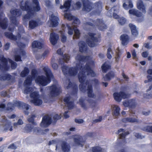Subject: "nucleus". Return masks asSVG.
Listing matches in <instances>:
<instances>
[{"label": "nucleus", "mask_w": 152, "mask_h": 152, "mask_svg": "<svg viewBox=\"0 0 152 152\" xmlns=\"http://www.w3.org/2000/svg\"><path fill=\"white\" fill-rule=\"evenodd\" d=\"M1 95L4 96H7L8 97H10L8 93L6 91L2 92L1 93Z\"/></svg>", "instance_id": "59"}, {"label": "nucleus", "mask_w": 152, "mask_h": 152, "mask_svg": "<svg viewBox=\"0 0 152 152\" xmlns=\"http://www.w3.org/2000/svg\"><path fill=\"white\" fill-rule=\"evenodd\" d=\"M70 5V1L68 0L65 2L63 5H61L60 6V8L63 9L64 11L66 12L69 8Z\"/></svg>", "instance_id": "33"}, {"label": "nucleus", "mask_w": 152, "mask_h": 152, "mask_svg": "<svg viewBox=\"0 0 152 152\" xmlns=\"http://www.w3.org/2000/svg\"><path fill=\"white\" fill-rule=\"evenodd\" d=\"M85 140L82 137L79 135H76L74 138V142L76 145L83 147Z\"/></svg>", "instance_id": "19"}, {"label": "nucleus", "mask_w": 152, "mask_h": 152, "mask_svg": "<svg viewBox=\"0 0 152 152\" xmlns=\"http://www.w3.org/2000/svg\"><path fill=\"white\" fill-rule=\"evenodd\" d=\"M33 2L34 5L32 7L30 6L29 2L28 1H23L20 2V8L23 10L28 11L27 14L23 17V21H27L28 19L33 16L35 12H37L40 10L37 0H33Z\"/></svg>", "instance_id": "5"}, {"label": "nucleus", "mask_w": 152, "mask_h": 152, "mask_svg": "<svg viewBox=\"0 0 152 152\" xmlns=\"http://www.w3.org/2000/svg\"><path fill=\"white\" fill-rule=\"evenodd\" d=\"M148 55V53L147 52H144L142 53V55L144 58L147 57Z\"/></svg>", "instance_id": "63"}, {"label": "nucleus", "mask_w": 152, "mask_h": 152, "mask_svg": "<svg viewBox=\"0 0 152 152\" xmlns=\"http://www.w3.org/2000/svg\"><path fill=\"white\" fill-rule=\"evenodd\" d=\"M146 129L147 131L152 133V126H147Z\"/></svg>", "instance_id": "64"}, {"label": "nucleus", "mask_w": 152, "mask_h": 152, "mask_svg": "<svg viewBox=\"0 0 152 152\" xmlns=\"http://www.w3.org/2000/svg\"><path fill=\"white\" fill-rule=\"evenodd\" d=\"M137 5V8L141 10L143 13H145L146 12L145 6L144 4L142 1L141 0H138Z\"/></svg>", "instance_id": "25"}, {"label": "nucleus", "mask_w": 152, "mask_h": 152, "mask_svg": "<svg viewBox=\"0 0 152 152\" xmlns=\"http://www.w3.org/2000/svg\"><path fill=\"white\" fill-rule=\"evenodd\" d=\"M33 129L30 124H27L24 128V131L26 133H29L32 131Z\"/></svg>", "instance_id": "41"}, {"label": "nucleus", "mask_w": 152, "mask_h": 152, "mask_svg": "<svg viewBox=\"0 0 152 152\" xmlns=\"http://www.w3.org/2000/svg\"><path fill=\"white\" fill-rule=\"evenodd\" d=\"M89 56L85 57L81 53H78L75 57L76 66L79 68L80 71L78 75L80 82L84 81L86 75L95 77L96 74L91 69V67L94 65V61L91 60Z\"/></svg>", "instance_id": "1"}, {"label": "nucleus", "mask_w": 152, "mask_h": 152, "mask_svg": "<svg viewBox=\"0 0 152 152\" xmlns=\"http://www.w3.org/2000/svg\"><path fill=\"white\" fill-rule=\"evenodd\" d=\"M110 66L108 62H105L102 66V71L104 72H106L110 69Z\"/></svg>", "instance_id": "38"}, {"label": "nucleus", "mask_w": 152, "mask_h": 152, "mask_svg": "<svg viewBox=\"0 0 152 152\" xmlns=\"http://www.w3.org/2000/svg\"><path fill=\"white\" fill-rule=\"evenodd\" d=\"M68 82H69L68 86H67V88L68 89L69 88H75V89H76L77 88V86H75V85L74 83H71L70 82H69V80H68Z\"/></svg>", "instance_id": "56"}, {"label": "nucleus", "mask_w": 152, "mask_h": 152, "mask_svg": "<svg viewBox=\"0 0 152 152\" xmlns=\"http://www.w3.org/2000/svg\"><path fill=\"white\" fill-rule=\"evenodd\" d=\"M125 2L123 4V7L126 10H128L133 7V5L131 1L129 0H124Z\"/></svg>", "instance_id": "28"}, {"label": "nucleus", "mask_w": 152, "mask_h": 152, "mask_svg": "<svg viewBox=\"0 0 152 152\" xmlns=\"http://www.w3.org/2000/svg\"><path fill=\"white\" fill-rule=\"evenodd\" d=\"M39 21V20L37 18L31 20L29 22L28 28L30 29H32L38 26Z\"/></svg>", "instance_id": "18"}, {"label": "nucleus", "mask_w": 152, "mask_h": 152, "mask_svg": "<svg viewBox=\"0 0 152 152\" xmlns=\"http://www.w3.org/2000/svg\"><path fill=\"white\" fill-rule=\"evenodd\" d=\"M61 118V116L58 115L57 114L54 115L53 117V120H52V123H55L57 120L60 119Z\"/></svg>", "instance_id": "50"}, {"label": "nucleus", "mask_w": 152, "mask_h": 152, "mask_svg": "<svg viewBox=\"0 0 152 152\" xmlns=\"http://www.w3.org/2000/svg\"><path fill=\"white\" fill-rule=\"evenodd\" d=\"M86 75L91 76L90 75H86ZM85 80L83 82H80L81 83L79 85V88L80 90L82 92H85L87 90L88 96L95 99L94 100L92 99H90L88 101L90 107L93 108L96 106V102L100 99V97L99 96H96L94 94L91 83L94 84L96 87L99 85V82L97 79H95L91 81H87L85 83Z\"/></svg>", "instance_id": "4"}, {"label": "nucleus", "mask_w": 152, "mask_h": 152, "mask_svg": "<svg viewBox=\"0 0 152 152\" xmlns=\"http://www.w3.org/2000/svg\"><path fill=\"white\" fill-rule=\"evenodd\" d=\"M50 89V95L52 97H56L61 92L60 86L57 84H53L51 86H48Z\"/></svg>", "instance_id": "11"}, {"label": "nucleus", "mask_w": 152, "mask_h": 152, "mask_svg": "<svg viewBox=\"0 0 152 152\" xmlns=\"http://www.w3.org/2000/svg\"><path fill=\"white\" fill-rule=\"evenodd\" d=\"M113 96L116 101L120 102L122 98H127L129 97V95L123 92H120L119 93H114Z\"/></svg>", "instance_id": "16"}, {"label": "nucleus", "mask_w": 152, "mask_h": 152, "mask_svg": "<svg viewBox=\"0 0 152 152\" xmlns=\"http://www.w3.org/2000/svg\"><path fill=\"white\" fill-rule=\"evenodd\" d=\"M70 58V56L68 54H65L63 56V58L60 59L59 61V63L61 64H63L64 61L67 62Z\"/></svg>", "instance_id": "37"}, {"label": "nucleus", "mask_w": 152, "mask_h": 152, "mask_svg": "<svg viewBox=\"0 0 152 152\" xmlns=\"http://www.w3.org/2000/svg\"><path fill=\"white\" fill-rule=\"evenodd\" d=\"M80 70V71L79 68H77L76 67H69L68 74L71 76H75L77 74V70Z\"/></svg>", "instance_id": "30"}, {"label": "nucleus", "mask_w": 152, "mask_h": 152, "mask_svg": "<svg viewBox=\"0 0 152 152\" xmlns=\"http://www.w3.org/2000/svg\"><path fill=\"white\" fill-rule=\"evenodd\" d=\"M85 99L83 98H81L79 99V103L81 107L84 109L86 110L88 108V106L84 102Z\"/></svg>", "instance_id": "39"}, {"label": "nucleus", "mask_w": 152, "mask_h": 152, "mask_svg": "<svg viewBox=\"0 0 152 152\" xmlns=\"http://www.w3.org/2000/svg\"><path fill=\"white\" fill-rule=\"evenodd\" d=\"M95 35L92 33H89L88 34L87 42L89 46L90 47H94L96 44L97 39Z\"/></svg>", "instance_id": "13"}, {"label": "nucleus", "mask_w": 152, "mask_h": 152, "mask_svg": "<svg viewBox=\"0 0 152 152\" xmlns=\"http://www.w3.org/2000/svg\"><path fill=\"white\" fill-rule=\"evenodd\" d=\"M61 149L64 152H69L70 151V146L65 141H62L60 143Z\"/></svg>", "instance_id": "24"}, {"label": "nucleus", "mask_w": 152, "mask_h": 152, "mask_svg": "<svg viewBox=\"0 0 152 152\" xmlns=\"http://www.w3.org/2000/svg\"><path fill=\"white\" fill-rule=\"evenodd\" d=\"M118 134L119 136V139L122 140L121 144H124L125 143V140L124 138L126 135L128 134L129 132H125L124 130L123 129H120L118 131Z\"/></svg>", "instance_id": "22"}, {"label": "nucleus", "mask_w": 152, "mask_h": 152, "mask_svg": "<svg viewBox=\"0 0 152 152\" xmlns=\"http://www.w3.org/2000/svg\"><path fill=\"white\" fill-rule=\"evenodd\" d=\"M43 70L45 73L46 76L42 75L37 76V71L35 70H32V76H28L24 82V85L25 87L24 94H28L33 91V88L29 87L32 79L35 80L36 83L42 86H46L50 83V78L53 77L50 69L48 66H46L43 68Z\"/></svg>", "instance_id": "2"}, {"label": "nucleus", "mask_w": 152, "mask_h": 152, "mask_svg": "<svg viewBox=\"0 0 152 152\" xmlns=\"http://www.w3.org/2000/svg\"><path fill=\"white\" fill-rule=\"evenodd\" d=\"M51 123H52V119L51 117L49 115H46L43 117L40 126L42 127H47Z\"/></svg>", "instance_id": "15"}, {"label": "nucleus", "mask_w": 152, "mask_h": 152, "mask_svg": "<svg viewBox=\"0 0 152 152\" xmlns=\"http://www.w3.org/2000/svg\"><path fill=\"white\" fill-rule=\"evenodd\" d=\"M83 3V11L89 12L93 8V4L89 2L88 0H80L77 2L76 4V6L77 9H79L81 6V3Z\"/></svg>", "instance_id": "8"}, {"label": "nucleus", "mask_w": 152, "mask_h": 152, "mask_svg": "<svg viewBox=\"0 0 152 152\" xmlns=\"http://www.w3.org/2000/svg\"><path fill=\"white\" fill-rule=\"evenodd\" d=\"M14 109V106L13 105V103L10 102L8 103L6 107V110L10 111H12Z\"/></svg>", "instance_id": "44"}, {"label": "nucleus", "mask_w": 152, "mask_h": 152, "mask_svg": "<svg viewBox=\"0 0 152 152\" xmlns=\"http://www.w3.org/2000/svg\"><path fill=\"white\" fill-rule=\"evenodd\" d=\"M30 95L31 98L30 102L34 105L39 106L42 104V101L38 92L34 91L31 93Z\"/></svg>", "instance_id": "10"}, {"label": "nucleus", "mask_w": 152, "mask_h": 152, "mask_svg": "<svg viewBox=\"0 0 152 152\" xmlns=\"http://www.w3.org/2000/svg\"><path fill=\"white\" fill-rule=\"evenodd\" d=\"M79 50L81 52H86L87 49V46L85 42L83 41H80L78 43Z\"/></svg>", "instance_id": "26"}, {"label": "nucleus", "mask_w": 152, "mask_h": 152, "mask_svg": "<svg viewBox=\"0 0 152 152\" xmlns=\"http://www.w3.org/2000/svg\"><path fill=\"white\" fill-rule=\"evenodd\" d=\"M16 17L11 16L10 17V19L11 22L16 26H17L19 23L18 19L16 18Z\"/></svg>", "instance_id": "46"}, {"label": "nucleus", "mask_w": 152, "mask_h": 152, "mask_svg": "<svg viewBox=\"0 0 152 152\" xmlns=\"http://www.w3.org/2000/svg\"><path fill=\"white\" fill-rule=\"evenodd\" d=\"M120 39L121 41L122 44L124 45H126L128 43L129 37L127 34H123L121 36Z\"/></svg>", "instance_id": "27"}, {"label": "nucleus", "mask_w": 152, "mask_h": 152, "mask_svg": "<svg viewBox=\"0 0 152 152\" xmlns=\"http://www.w3.org/2000/svg\"><path fill=\"white\" fill-rule=\"evenodd\" d=\"M12 103L14 108L15 107H17L19 108H22L25 109L26 110H24L25 114L27 115L28 114V110L29 109V105L22 102L17 101L13 102Z\"/></svg>", "instance_id": "14"}, {"label": "nucleus", "mask_w": 152, "mask_h": 152, "mask_svg": "<svg viewBox=\"0 0 152 152\" xmlns=\"http://www.w3.org/2000/svg\"><path fill=\"white\" fill-rule=\"evenodd\" d=\"M142 114L145 116H147L149 115L150 112L149 111H145L142 112Z\"/></svg>", "instance_id": "61"}, {"label": "nucleus", "mask_w": 152, "mask_h": 152, "mask_svg": "<svg viewBox=\"0 0 152 152\" xmlns=\"http://www.w3.org/2000/svg\"><path fill=\"white\" fill-rule=\"evenodd\" d=\"M102 150V148L99 147H94L92 148V151L93 152H100Z\"/></svg>", "instance_id": "55"}, {"label": "nucleus", "mask_w": 152, "mask_h": 152, "mask_svg": "<svg viewBox=\"0 0 152 152\" xmlns=\"http://www.w3.org/2000/svg\"><path fill=\"white\" fill-rule=\"evenodd\" d=\"M64 102L69 109H72L74 107L73 101L69 96H67L64 99Z\"/></svg>", "instance_id": "21"}, {"label": "nucleus", "mask_w": 152, "mask_h": 152, "mask_svg": "<svg viewBox=\"0 0 152 152\" xmlns=\"http://www.w3.org/2000/svg\"><path fill=\"white\" fill-rule=\"evenodd\" d=\"M49 53V50H46L42 54V56L43 57L47 56Z\"/></svg>", "instance_id": "62"}, {"label": "nucleus", "mask_w": 152, "mask_h": 152, "mask_svg": "<svg viewBox=\"0 0 152 152\" xmlns=\"http://www.w3.org/2000/svg\"><path fill=\"white\" fill-rule=\"evenodd\" d=\"M112 54V50L110 48H108L107 50V57L109 59H111L112 58V56L111 55V54Z\"/></svg>", "instance_id": "54"}, {"label": "nucleus", "mask_w": 152, "mask_h": 152, "mask_svg": "<svg viewBox=\"0 0 152 152\" xmlns=\"http://www.w3.org/2000/svg\"><path fill=\"white\" fill-rule=\"evenodd\" d=\"M66 26L68 28V34L69 35H72L73 33V31H74V27L72 26V25L71 26H70L68 24H66Z\"/></svg>", "instance_id": "47"}, {"label": "nucleus", "mask_w": 152, "mask_h": 152, "mask_svg": "<svg viewBox=\"0 0 152 152\" xmlns=\"http://www.w3.org/2000/svg\"><path fill=\"white\" fill-rule=\"evenodd\" d=\"M129 107L131 108L134 107L136 104L135 101L134 99H131L129 100Z\"/></svg>", "instance_id": "45"}, {"label": "nucleus", "mask_w": 152, "mask_h": 152, "mask_svg": "<svg viewBox=\"0 0 152 152\" xmlns=\"http://www.w3.org/2000/svg\"><path fill=\"white\" fill-rule=\"evenodd\" d=\"M120 108L117 105H115L113 107L112 111L113 115L115 117H116L119 115Z\"/></svg>", "instance_id": "34"}, {"label": "nucleus", "mask_w": 152, "mask_h": 152, "mask_svg": "<svg viewBox=\"0 0 152 152\" xmlns=\"http://www.w3.org/2000/svg\"><path fill=\"white\" fill-rule=\"evenodd\" d=\"M93 23L87 22L85 23V26H93V25L96 26L100 30H103L107 28V26L104 24V21L102 19H97L96 20L93 21Z\"/></svg>", "instance_id": "9"}, {"label": "nucleus", "mask_w": 152, "mask_h": 152, "mask_svg": "<svg viewBox=\"0 0 152 152\" xmlns=\"http://www.w3.org/2000/svg\"><path fill=\"white\" fill-rule=\"evenodd\" d=\"M75 122L79 124H81L83 122V120L82 119H75Z\"/></svg>", "instance_id": "60"}, {"label": "nucleus", "mask_w": 152, "mask_h": 152, "mask_svg": "<svg viewBox=\"0 0 152 152\" xmlns=\"http://www.w3.org/2000/svg\"><path fill=\"white\" fill-rule=\"evenodd\" d=\"M58 38L59 36L56 34L52 32L50 34V41L53 45H54L57 43Z\"/></svg>", "instance_id": "23"}, {"label": "nucleus", "mask_w": 152, "mask_h": 152, "mask_svg": "<svg viewBox=\"0 0 152 152\" xmlns=\"http://www.w3.org/2000/svg\"><path fill=\"white\" fill-rule=\"evenodd\" d=\"M118 22L119 24L121 25H123L125 23L126 20L124 18L121 17L118 19Z\"/></svg>", "instance_id": "53"}, {"label": "nucleus", "mask_w": 152, "mask_h": 152, "mask_svg": "<svg viewBox=\"0 0 152 152\" xmlns=\"http://www.w3.org/2000/svg\"><path fill=\"white\" fill-rule=\"evenodd\" d=\"M33 129L34 132L36 134H41L42 133L41 129L39 127H35L33 128ZM43 133H45L44 132H43Z\"/></svg>", "instance_id": "48"}, {"label": "nucleus", "mask_w": 152, "mask_h": 152, "mask_svg": "<svg viewBox=\"0 0 152 152\" xmlns=\"http://www.w3.org/2000/svg\"><path fill=\"white\" fill-rule=\"evenodd\" d=\"M118 7H114L111 10H110L107 12V16L109 17H111L112 14L113 15V13L114 12H112V11L113 10L114 12H117L118 11Z\"/></svg>", "instance_id": "40"}, {"label": "nucleus", "mask_w": 152, "mask_h": 152, "mask_svg": "<svg viewBox=\"0 0 152 152\" xmlns=\"http://www.w3.org/2000/svg\"><path fill=\"white\" fill-rule=\"evenodd\" d=\"M122 121L125 123H134L138 122V120L137 119L134 118L129 117L123 118L122 119Z\"/></svg>", "instance_id": "35"}, {"label": "nucleus", "mask_w": 152, "mask_h": 152, "mask_svg": "<svg viewBox=\"0 0 152 152\" xmlns=\"http://www.w3.org/2000/svg\"><path fill=\"white\" fill-rule=\"evenodd\" d=\"M2 122L3 124L1 129L2 131L5 132L8 130L10 131L12 130V126L10 121L4 118L2 120Z\"/></svg>", "instance_id": "12"}, {"label": "nucleus", "mask_w": 152, "mask_h": 152, "mask_svg": "<svg viewBox=\"0 0 152 152\" xmlns=\"http://www.w3.org/2000/svg\"><path fill=\"white\" fill-rule=\"evenodd\" d=\"M93 8L94 9L95 14L99 15L102 9L101 2L99 1L94 3V4H93Z\"/></svg>", "instance_id": "20"}, {"label": "nucleus", "mask_w": 152, "mask_h": 152, "mask_svg": "<svg viewBox=\"0 0 152 152\" xmlns=\"http://www.w3.org/2000/svg\"><path fill=\"white\" fill-rule=\"evenodd\" d=\"M42 43L37 41H35L32 43V47L33 48H36L39 49H41L43 46Z\"/></svg>", "instance_id": "36"}, {"label": "nucleus", "mask_w": 152, "mask_h": 152, "mask_svg": "<svg viewBox=\"0 0 152 152\" xmlns=\"http://www.w3.org/2000/svg\"><path fill=\"white\" fill-rule=\"evenodd\" d=\"M18 30V37L13 35L12 33L6 32L4 33L5 36L6 37L12 40L16 41L19 47V48L15 52L16 54L15 56V60L17 61H21V57L19 55L24 56L25 54V53L22 48L26 45L21 42H24V41H26L28 38L25 36L26 34L23 26L19 27Z\"/></svg>", "instance_id": "3"}, {"label": "nucleus", "mask_w": 152, "mask_h": 152, "mask_svg": "<svg viewBox=\"0 0 152 152\" xmlns=\"http://www.w3.org/2000/svg\"><path fill=\"white\" fill-rule=\"evenodd\" d=\"M23 124V122L22 121V120L19 119L18 122L17 123H15L14 124V126H16L17 125H22Z\"/></svg>", "instance_id": "57"}, {"label": "nucleus", "mask_w": 152, "mask_h": 152, "mask_svg": "<svg viewBox=\"0 0 152 152\" xmlns=\"http://www.w3.org/2000/svg\"><path fill=\"white\" fill-rule=\"evenodd\" d=\"M60 32L61 34V41L63 42H65L66 40V37L64 34V30L60 31Z\"/></svg>", "instance_id": "49"}, {"label": "nucleus", "mask_w": 152, "mask_h": 152, "mask_svg": "<svg viewBox=\"0 0 152 152\" xmlns=\"http://www.w3.org/2000/svg\"><path fill=\"white\" fill-rule=\"evenodd\" d=\"M11 16L12 17H18L21 14V12L19 9L11 10L10 11Z\"/></svg>", "instance_id": "32"}, {"label": "nucleus", "mask_w": 152, "mask_h": 152, "mask_svg": "<svg viewBox=\"0 0 152 152\" xmlns=\"http://www.w3.org/2000/svg\"><path fill=\"white\" fill-rule=\"evenodd\" d=\"M29 71L27 67H25L24 70L21 73L20 75L23 77H25L29 73Z\"/></svg>", "instance_id": "43"}, {"label": "nucleus", "mask_w": 152, "mask_h": 152, "mask_svg": "<svg viewBox=\"0 0 152 152\" xmlns=\"http://www.w3.org/2000/svg\"><path fill=\"white\" fill-rule=\"evenodd\" d=\"M113 76L110 73H108L105 76L103 77V80L104 81H107L110 80L111 77Z\"/></svg>", "instance_id": "52"}, {"label": "nucleus", "mask_w": 152, "mask_h": 152, "mask_svg": "<svg viewBox=\"0 0 152 152\" xmlns=\"http://www.w3.org/2000/svg\"><path fill=\"white\" fill-rule=\"evenodd\" d=\"M65 18H66L69 20H73L72 23V26L74 27L75 34L73 37V38L75 37L77 39L79 38L80 34L79 30L77 29L76 26L79 25L80 23V21L76 17L70 14L65 13L64 15Z\"/></svg>", "instance_id": "6"}, {"label": "nucleus", "mask_w": 152, "mask_h": 152, "mask_svg": "<svg viewBox=\"0 0 152 152\" xmlns=\"http://www.w3.org/2000/svg\"><path fill=\"white\" fill-rule=\"evenodd\" d=\"M62 72L64 75L68 74L69 67L66 66H62L61 67Z\"/></svg>", "instance_id": "42"}, {"label": "nucleus", "mask_w": 152, "mask_h": 152, "mask_svg": "<svg viewBox=\"0 0 152 152\" xmlns=\"http://www.w3.org/2000/svg\"><path fill=\"white\" fill-rule=\"evenodd\" d=\"M129 13L130 15L135 16L138 17L142 16V13L135 9L130 10L129 11Z\"/></svg>", "instance_id": "29"}, {"label": "nucleus", "mask_w": 152, "mask_h": 152, "mask_svg": "<svg viewBox=\"0 0 152 152\" xmlns=\"http://www.w3.org/2000/svg\"><path fill=\"white\" fill-rule=\"evenodd\" d=\"M6 79V74L2 73L0 75V80H4Z\"/></svg>", "instance_id": "58"}, {"label": "nucleus", "mask_w": 152, "mask_h": 152, "mask_svg": "<svg viewBox=\"0 0 152 152\" xmlns=\"http://www.w3.org/2000/svg\"><path fill=\"white\" fill-rule=\"evenodd\" d=\"M129 26L131 29L132 34L134 37L137 36L138 34V31L136 29V26L135 25L130 23L129 24Z\"/></svg>", "instance_id": "31"}, {"label": "nucleus", "mask_w": 152, "mask_h": 152, "mask_svg": "<svg viewBox=\"0 0 152 152\" xmlns=\"http://www.w3.org/2000/svg\"><path fill=\"white\" fill-rule=\"evenodd\" d=\"M0 60L2 64L1 65L0 64V69L2 71H7L9 69L10 66L7 65L8 62L11 64L12 69H15L16 67L17 63L9 58L7 59L3 56H0Z\"/></svg>", "instance_id": "7"}, {"label": "nucleus", "mask_w": 152, "mask_h": 152, "mask_svg": "<svg viewBox=\"0 0 152 152\" xmlns=\"http://www.w3.org/2000/svg\"><path fill=\"white\" fill-rule=\"evenodd\" d=\"M50 19V21L48 22L50 27H55L58 25V18L56 16L52 14L51 15Z\"/></svg>", "instance_id": "17"}, {"label": "nucleus", "mask_w": 152, "mask_h": 152, "mask_svg": "<svg viewBox=\"0 0 152 152\" xmlns=\"http://www.w3.org/2000/svg\"><path fill=\"white\" fill-rule=\"evenodd\" d=\"M34 115L29 117L28 118V121L31 124H32L34 125H37V124L34 122Z\"/></svg>", "instance_id": "51"}]
</instances>
